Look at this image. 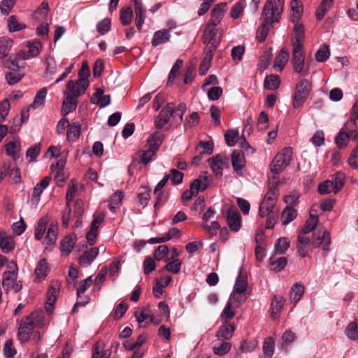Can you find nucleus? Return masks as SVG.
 <instances>
[{
	"label": "nucleus",
	"mask_w": 358,
	"mask_h": 358,
	"mask_svg": "<svg viewBox=\"0 0 358 358\" xmlns=\"http://www.w3.org/2000/svg\"><path fill=\"white\" fill-rule=\"evenodd\" d=\"M311 90L312 85L310 81L306 79L301 80L295 87L292 106L294 108L302 106L308 99Z\"/></svg>",
	"instance_id": "3"
},
{
	"label": "nucleus",
	"mask_w": 358,
	"mask_h": 358,
	"mask_svg": "<svg viewBox=\"0 0 358 358\" xmlns=\"http://www.w3.org/2000/svg\"><path fill=\"white\" fill-rule=\"evenodd\" d=\"M220 37L221 34H218L217 30H213L209 29V28H205L203 34V42L220 43Z\"/></svg>",
	"instance_id": "37"
},
{
	"label": "nucleus",
	"mask_w": 358,
	"mask_h": 358,
	"mask_svg": "<svg viewBox=\"0 0 358 358\" xmlns=\"http://www.w3.org/2000/svg\"><path fill=\"white\" fill-rule=\"evenodd\" d=\"M284 0H277L275 3L271 0H267L264 6L262 15H268L280 21L283 12Z\"/></svg>",
	"instance_id": "6"
},
{
	"label": "nucleus",
	"mask_w": 358,
	"mask_h": 358,
	"mask_svg": "<svg viewBox=\"0 0 358 358\" xmlns=\"http://www.w3.org/2000/svg\"><path fill=\"white\" fill-rule=\"evenodd\" d=\"M346 336L352 341L358 340V324L356 321L350 322L345 330Z\"/></svg>",
	"instance_id": "52"
},
{
	"label": "nucleus",
	"mask_w": 358,
	"mask_h": 358,
	"mask_svg": "<svg viewBox=\"0 0 358 358\" xmlns=\"http://www.w3.org/2000/svg\"><path fill=\"white\" fill-rule=\"evenodd\" d=\"M275 255L273 253L269 258V264L271 270L277 273L285 268L287 264V259L285 257L275 258Z\"/></svg>",
	"instance_id": "27"
},
{
	"label": "nucleus",
	"mask_w": 358,
	"mask_h": 358,
	"mask_svg": "<svg viewBox=\"0 0 358 358\" xmlns=\"http://www.w3.org/2000/svg\"><path fill=\"white\" fill-rule=\"evenodd\" d=\"M66 95L62 103V114L63 116H66L69 113L74 111L77 107V101L75 99V96L68 92H64Z\"/></svg>",
	"instance_id": "18"
},
{
	"label": "nucleus",
	"mask_w": 358,
	"mask_h": 358,
	"mask_svg": "<svg viewBox=\"0 0 358 358\" xmlns=\"http://www.w3.org/2000/svg\"><path fill=\"white\" fill-rule=\"evenodd\" d=\"M239 138V132L237 129L228 130L224 134V140L226 143L229 147L234 146L238 142Z\"/></svg>",
	"instance_id": "49"
},
{
	"label": "nucleus",
	"mask_w": 358,
	"mask_h": 358,
	"mask_svg": "<svg viewBox=\"0 0 358 358\" xmlns=\"http://www.w3.org/2000/svg\"><path fill=\"white\" fill-rule=\"evenodd\" d=\"M210 168L215 175L220 178L222 176V159L219 154L211 158Z\"/></svg>",
	"instance_id": "40"
},
{
	"label": "nucleus",
	"mask_w": 358,
	"mask_h": 358,
	"mask_svg": "<svg viewBox=\"0 0 358 358\" xmlns=\"http://www.w3.org/2000/svg\"><path fill=\"white\" fill-rule=\"evenodd\" d=\"M280 84V77L278 75L271 74L266 76L264 87L266 90H275L279 87Z\"/></svg>",
	"instance_id": "39"
},
{
	"label": "nucleus",
	"mask_w": 358,
	"mask_h": 358,
	"mask_svg": "<svg viewBox=\"0 0 358 358\" xmlns=\"http://www.w3.org/2000/svg\"><path fill=\"white\" fill-rule=\"evenodd\" d=\"M183 64V61L180 59H178L176 62L173 64L169 75V78L167 81V85H170L173 83V80L178 74L179 73V71L181 69Z\"/></svg>",
	"instance_id": "53"
},
{
	"label": "nucleus",
	"mask_w": 358,
	"mask_h": 358,
	"mask_svg": "<svg viewBox=\"0 0 358 358\" xmlns=\"http://www.w3.org/2000/svg\"><path fill=\"white\" fill-rule=\"evenodd\" d=\"M77 241V236L74 234L66 236L60 241V250L65 256H69Z\"/></svg>",
	"instance_id": "15"
},
{
	"label": "nucleus",
	"mask_w": 358,
	"mask_h": 358,
	"mask_svg": "<svg viewBox=\"0 0 358 358\" xmlns=\"http://www.w3.org/2000/svg\"><path fill=\"white\" fill-rule=\"evenodd\" d=\"M294 339V334L291 330H286L282 335L280 342L278 345V349L287 352V347L292 343Z\"/></svg>",
	"instance_id": "32"
},
{
	"label": "nucleus",
	"mask_w": 358,
	"mask_h": 358,
	"mask_svg": "<svg viewBox=\"0 0 358 358\" xmlns=\"http://www.w3.org/2000/svg\"><path fill=\"white\" fill-rule=\"evenodd\" d=\"M241 215L236 208H229L227 216V222L230 230L238 232L241 229Z\"/></svg>",
	"instance_id": "12"
},
{
	"label": "nucleus",
	"mask_w": 358,
	"mask_h": 358,
	"mask_svg": "<svg viewBox=\"0 0 358 358\" xmlns=\"http://www.w3.org/2000/svg\"><path fill=\"white\" fill-rule=\"evenodd\" d=\"M134 3V10L136 14V26L138 30H141L145 18V10L142 3L138 0H133Z\"/></svg>",
	"instance_id": "21"
},
{
	"label": "nucleus",
	"mask_w": 358,
	"mask_h": 358,
	"mask_svg": "<svg viewBox=\"0 0 358 358\" xmlns=\"http://www.w3.org/2000/svg\"><path fill=\"white\" fill-rule=\"evenodd\" d=\"M8 268V271H6L3 274L2 285H9V282L17 280L18 268L15 262H10Z\"/></svg>",
	"instance_id": "22"
},
{
	"label": "nucleus",
	"mask_w": 358,
	"mask_h": 358,
	"mask_svg": "<svg viewBox=\"0 0 358 358\" xmlns=\"http://www.w3.org/2000/svg\"><path fill=\"white\" fill-rule=\"evenodd\" d=\"M182 266V261L179 259H173L172 262H167L164 269L173 274L180 272Z\"/></svg>",
	"instance_id": "61"
},
{
	"label": "nucleus",
	"mask_w": 358,
	"mask_h": 358,
	"mask_svg": "<svg viewBox=\"0 0 358 358\" xmlns=\"http://www.w3.org/2000/svg\"><path fill=\"white\" fill-rule=\"evenodd\" d=\"M331 237L329 232L326 231L314 232L311 244L314 248H319L323 243H326V238Z\"/></svg>",
	"instance_id": "45"
},
{
	"label": "nucleus",
	"mask_w": 358,
	"mask_h": 358,
	"mask_svg": "<svg viewBox=\"0 0 358 358\" xmlns=\"http://www.w3.org/2000/svg\"><path fill=\"white\" fill-rule=\"evenodd\" d=\"M262 350L264 355L266 358H271L275 350V340L273 338L268 336L264 339Z\"/></svg>",
	"instance_id": "43"
},
{
	"label": "nucleus",
	"mask_w": 358,
	"mask_h": 358,
	"mask_svg": "<svg viewBox=\"0 0 358 358\" xmlns=\"http://www.w3.org/2000/svg\"><path fill=\"white\" fill-rule=\"evenodd\" d=\"M57 231L58 223L57 222H51L45 238L46 248L55 245L57 238Z\"/></svg>",
	"instance_id": "24"
},
{
	"label": "nucleus",
	"mask_w": 358,
	"mask_h": 358,
	"mask_svg": "<svg viewBox=\"0 0 358 358\" xmlns=\"http://www.w3.org/2000/svg\"><path fill=\"white\" fill-rule=\"evenodd\" d=\"M294 23L293 31L294 34V41H292V48L297 44L303 45L302 42L305 38V29L303 24L298 22H292Z\"/></svg>",
	"instance_id": "25"
},
{
	"label": "nucleus",
	"mask_w": 358,
	"mask_h": 358,
	"mask_svg": "<svg viewBox=\"0 0 358 358\" xmlns=\"http://www.w3.org/2000/svg\"><path fill=\"white\" fill-rule=\"evenodd\" d=\"M50 180V177H45L43 180H41L38 183H37L35 185V187L33 189L31 199L30 201L31 204L32 206L38 205L41 199V195L43 193V190L48 187Z\"/></svg>",
	"instance_id": "10"
},
{
	"label": "nucleus",
	"mask_w": 358,
	"mask_h": 358,
	"mask_svg": "<svg viewBox=\"0 0 358 358\" xmlns=\"http://www.w3.org/2000/svg\"><path fill=\"white\" fill-rule=\"evenodd\" d=\"M227 3H220L217 4L211 10V17L221 21L226 10Z\"/></svg>",
	"instance_id": "58"
},
{
	"label": "nucleus",
	"mask_w": 358,
	"mask_h": 358,
	"mask_svg": "<svg viewBox=\"0 0 358 358\" xmlns=\"http://www.w3.org/2000/svg\"><path fill=\"white\" fill-rule=\"evenodd\" d=\"M231 348V344L229 342L222 341L213 348V352L218 356H224L227 354Z\"/></svg>",
	"instance_id": "56"
},
{
	"label": "nucleus",
	"mask_w": 358,
	"mask_h": 358,
	"mask_svg": "<svg viewBox=\"0 0 358 358\" xmlns=\"http://www.w3.org/2000/svg\"><path fill=\"white\" fill-rule=\"evenodd\" d=\"M171 38L170 31L168 29L158 30L155 32L152 39V45L157 47L161 44H164L169 41Z\"/></svg>",
	"instance_id": "20"
},
{
	"label": "nucleus",
	"mask_w": 358,
	"mask_h": 358,
	"mask_svg": "<svg viewBox=\"0 0 358 358\" xmlns=\"http://www.w3.org/2000/svg\"><path fill=\"white\" fill-rule=\"evenodd\" d=\"M290 243L287 238H280L275 244L273 254L283 255L286 252L287 249L289 248Z\"/></svg>",
	"instance_id": "44"
},
{
	"label": "nucleus",
	"mask_w": 358,
	"mask_h": 358,
	"mask_svg": "<svg viewBox=\"0 0 358 358\" xmlns=\"http://www.w3.org/2000/svg\"><path fill=\"white\" fill-rule=\"evenodd\" d=\"M8 28L10 32L18 31L24 29L26 26L20 23L15 15H10L7 20Z\"/></svg>",
	"instance_id": "55"
},
{
	"label": "nucleus",
	"mask_w": 358,
	"mask_h": 358,
	"mask_svg": "<svg viewBox=\"0 0 358 358\" xmlns=\"http://www.w3.org/2000/svg\"><path fill=\"white\" fill-rule=\"evenodd\" d=\"M235 330L236 326L234 324H224L218 329L215 337L219 341L230 340L233 337Z\"/></svg>",
	"instance_id": "16"
},
{
	"label": "nucleus",
	"mask_w": 358,
	"mask_h": 358,
	"mask_svg": "<svg viewBox=\"0 0 358 358\" xmlns=\"http://www.w3.org/2000/svg\"><path fill=\"white\" fill-rule=\"evenodd\" d=\"M111 27V22L109 18H104L96 24V30L101 35L107 34Z\"/></svg>",
	"instance_id": "62"
},
{
	"label": "nucleus",
	"mask_w": 358,
	"mask_h": 358,
	"mask_svg": "<svg viewBox=\"0 0 358 358\" xmlns=\"http://www.w3.org/2000/svg\"><path fill=\"white\" fill-rule=\"evenodd\" d=\"M24 75L20 70L9 71L6 73L5 78L9 85H13L20 81Z\"/></svg>",
	"instance_id": "46"
},
{
	"label": "nucleus",
	"mask_w": 358,
	"mask_h": 358,
	"mask_svg": "<svg viewBox=\"0 0 358 358\" xmlns=\"http://www.w3.org/2000/svg\"><path fill=\"white\" fill-rule=\"evenodd\" d=\"M20 57L19 55L10 57L4 62V66L10 71H16L23 69L24 62H22V64H20L19 62L21 61Z\"/></svg>",
	"instance_id": "41"
},
{
	"label": "nucleus",
	"mask_w": 358,
	"mask_h": 358,
	"mask_svg": "<svg viewBox=\"0 0 358 358\" xmlns=\"http://www.w3.org/2000/svg\"><path fill=\"white\" fill-rule=\"evenodd\" d=\"M291 63L295 73H300L304 77L308 75V69L303 70L305 55L303 52V45L297 44L292 48Z\"/></svg>",
	"instance_id": "4"
},
{
	"label": "nucleus",
	"mask_w": 358,
	"mask_h": 358,
	"mask_svg": "<svg viewBox=\"0 0 358 358\" xmlns=\"http://www.w3.org/2000/svg\"><path fill=\"white\" fill-rule=\"evenodd\" d=\"M268 181L269 189L266 192L264 199L275 203V200L277 198L276 190L278 189L279 180L271 179V180Z\"/></svg>",
	"instance_id": "42"
},
{
	"label": "nucleus",
	"mask_w": 358,
	"mask_h": 358,
	"mask_svg": "<svg viewBox=\"0 0 358 358\" xmlns=\"http://www.w3.org/2000/svg\"><path fill=\"white\" fill-rule=\"evenodd\" d=\"M291 17L292 22L300 21V19L303 13V4L299 0H292L290 2Z\"/></svg>",
	"instance_id": "23"
},
{
	"label": "nucleus",
	"mask_w": 358,
	"mask_h": 358,
	"mask_svg": "<svg viewBox=\"0 0 358 358\" xmlns=\"http://www.w3.org/2000/svg\"><path fill=\"white\" fill-rule=\"evenodd\" d=\"M133 17V10L130 7L120 10V22L122 26L129 25Z\"/></svg>",
	"instance_id": "57"
},
{
	"label": "nucleus",
	"mask_w": 358,
	"mask_h": 358,
	"mask_svg": "<svg viewBox=\"0 0 358 358\" xmlns=\"http://www.w3.org/2000/svg\"><path fill=\"white\" fill-rule=\"evenodd\" d=\"M175 110L172 108V106H166L159 112L157 120L155 121V126L157 128H162L166 124L171 117L174 115Z\"/></svg>",
	"instance_id": "14"
},
{
	"label": "nucleus",
	"mask_w": 358,
	"mask_h": 358,
	"mask_svg": "<svg viewBox=\"0 0 358 358\" xmlns=\"http://www.w3.org/2000/svg\"><path fill=\"white\" fill-rule=\"evenodd\" d=\"M210 176L207 172H202L199 178L194 180L190 185V189L196 195L199 192L204 191L210 182Z\"/></svg>",
	"instance_id": "8"
},
{
	"label": "nucleus",
	"mask_w": 358,
	"mask_h": 358,
	"mask_svg": "<svg viewBox=\"0 0 358 358\" xmlns=\"http://www.w3.org/2000/svg\"><path fill=\"white\" fill-rule=\"evenodd\" d=\"M99 254V248H92L85 250L78 259V264L83 268L90 266Z\"/></svg>",
	"instance_id": "11"
},
{
	"label": "nucleus",
	"mask_w": 358,
	"mask_h": 358,
	"mask_svg": "<svg viewBox=\"0 0 358 358\" xmlns=\"http://www.w3.org/2000/svg\"><path fill=\"white\" fill-rule=\"evenodd\" d=\"M262 17L264 18V21L258 30V34L259 35L258 36V38L260 43L265 41L268 35L269 28L280 22L278 20L274 19L268 15H262Z\"/></svg>",
	"instance_id": "9"
},
{
	"label": "nucleus",
	"mask_w": 358,
	"mask_h": 358,
	"mask_svg": "<svg viewBox=\"0 0 358 358\" xmlns=\"http://www.w3.org/2000/svg\"><path fill=\"white\" fill-rule=\"evenodd\" d=\"M329 55L330 51L329 47L324 44L316 52L315 57L317 62H324L329 57Z\"/></svg>",
	"instance_id": "59"
},
{
	"label": "nucleus",
	"mask_w": 358,
	"mask_h": 358,
	"mask_svg": "<svg viewBox=\"0 0 358 358\" xmlns=\"http://www.w3.org/2000/svg\"><path fill=\"white\" fill-rule=\"evenodd\" d=\"M163 140L164 135L160 132L156 131L149 136L147 140L145 149L141 150L138 152L141 164L146 165L152 161V157L159 150Z\"/></svg>",
	"instance_id": "1"
},
{
	"label": "nucleus",
	"mask_w": 358,
	"mask_h": 358,
	"mask_svg": "<svg viewBox=\"0 0 358 358\" xmlns=\"http://www.w3.org/2000/svg\"><path fill=\"white\" fill-rule=\"evenodd\" d=\"M48 223L49 217L48 216H44L38 220L34 231V238L36 241H41L43 238Z\"/></svg>",
	"instance_id": "29"
},
{
	"label": "nucleus",
	"mask_w": 358,
	"mask_h": 358,
	"mask_svg": "<svg viewBox=\"0 0 358 358\" xmlns=\"http://www.w3.org/2000/svg\"><path fill=\"white\" fill-rule=\"evenodd\" d=\"M49 269V264L46 259H41L36 265L34 275L38 280H41L47 276Z\"/></svg>",
	"instance_id": "28"
},
{
	"label": "nucleus",
	"mask_w": 358,
	"mask_h": 358,
	"mask_svg": "<svg viewBox=\"0 0 358 358\" xmlns=\"http://www.w3.org/2000/svg\"><path fill=\"white\" fill-rule=\"evenodd\" d=\"M13 45V41L5 37L0 38V59L6 57Z\"/></svg>",
	"instance_id": "54"
},
{
	"label": "nucleus",
	"mask_w": 358,
	"mask_h": 358,
	"mask_svg": "<svg viewBox=\"0 0 358 358\" xmlns=\"http://www.w3.org/2000/svg\"><path fill=\"white\" fill-rule=\"evenodd\" d=\"M3 356L6 358H13L16 355V350L11 339L6 341L3 345Z\"/></svg>",
	"instance_id": "63"
},
{
	"label": "nucleus",
	"mask_w": 358,
	"mask_h": 358,
	"mask_svg": "<svg viewBox=\"0 0 358 358\" xmlns=\"http://www.w3.org/2000/svg\"><path fill=\"white\" fill-rule=\"evenodd\" d=\"M289 53L286 48H282L278 55L275 57L274 67L279 71H282L288 61Z\"/></svg>",
	"instance_id": "31"
},
{
	"label": "nucleus",
	"mask_w": 358,
	"mask_h": 358,
	"mask_svg": "<svg viewBox=\"0 0 358 358\" xmlns=\"http://www.w3.org/2000/svg\"><path fill=\"white\" fill-rule=\"evenodd\" d=\"M26 317L30 319L34 327L42 329L44 327V316L42 310L34 311L30 315L26 316Z\"/></svg>",
	"instance_id": "36"
},
{
	"label": "nucleus",
	"mask_w": 358,
	"mask_h": 358,
	"mask_svg": "<svg viewBox=\"0 0 358 358\" xmlns=\"http://www.w3.org/2000/svg\"><path fill=\"white\" fill-rule=\"evenodd\" d=\"M231 164L234 171H241L245 165L244 154L241 150H234L231 154Z\"/></svg>",
	"instance_id": "19"
},
{
	"label": "nucleus",
	"mask_w": 358,
	"mask_h": 358,
	"mask_svg": "<svg viewBox=\"0 0 358 358\" xmlns=\"http://www.w3.org/2000/svg\"><path fill=\"white\" fill-rule=\"evenodd\" d=\"M242 269V267L240 268L239 275L237 277L234 286V289L238 294L244 293L246 291V288L248 286L247 277L241 275Z\"/></svg>",
	"instance_id": "38"
},
{
	"label": "nucleus",
	"mask_w": 358,
	"mask_h": 358,
	"mask_svg": "<svg viewBox=\"0 0 358 358\" xmlns=\"http://www.w3.org/2000/svg\"><path fill=\"white\" fill-rule=\"evenodd\" d=\"M275 203L268 201L267 200H263L260 204L259 215L262 217H264L268 215L272 214L273 209L275 206Z\"/></svg>",
	"instance_id": "51"
},
{
	"label": "nucleus",
	"mask_w": 358,
	"mask_h": 358,
	"mask_svg": "<svg viewBox=\"0 0 358 358\" xmlns=\"http://www.w3.org/2000/svg\"><path fill=\"white\" fill-rule=\"evenodd\" d=\"M60 290V283L58 280H52L47 291V301L45 305V310L48 315L53 313L55 303L57 299Z\"/></svg>",
	"instance_id": "5"
},
{
	"label": "nucleus",
	"mask_w": 358,
	"mask_h": 358,
	"mask_svg": "<svg viewBox=\"0 0 358 358\" xmlns=\"http://www.w3.org/2000/svg\"><path fill=\"white\" fill-rule=\"evenodd\" d=\"M297 210L292 206H286L281 213V221L283 225H287L297 217Z\"/></svg>",
	"instance_id": "33"
},
{
	"label": "nucleus",
	"mask_w": 358,
	"mask_h": 358,
	"mask_svg": "<svg viewBox=\"0 0 358 358\" xmlns=\"http://www.w3.org/2000/svg\"><path fill=\"white\" fill-rule=\"evenodd\" d=\"M81 127L79 122H74L67 129L66 139L69 142H75L80 137Z\"/></svg>",
	"instance_id": "30"
},
{
	"label": "nucleus",
	"mask_w": 358,
	"mask_h": 358,
	"mask_svg": "<svg viewBox=\"0 0 358 358\" xmlns=\"http://www.w3.org/2000/svg\"><path fill=\"white\" fill-rule=\"evenodd\" d=\"M0 247L3 252H8L14 249L15 243L12 237L3 236L0 232Z\"/></svg>",
	"instance_id": "48"
},
{
	"label": "nucleus",
	"mask_w": 358,
	"mask_h": 358,
	"mask_svg": "<svg viewBox=\"0 0 358 358\" xmlns=\"http://www.w3.org/2000/svg\"><path fill=\"white\" fill-rule=\"evenodd\" d=\"M47 94V89L43 87L36 94L33 103L30 105V108L36 109L38 107L43 106Z\"/></svg>",
	"instance_id": "47"
},
{
	"label": "nucleus",
	"mask_w": 358,
	"mask_h": 358,
	"mask_svg": "<svg viewBox=\"0 0 358 358\" xmlns=\"http://www.w3.org/2000/svg\"><path fill=\"white\" fill-rule=\"evenodd\" d=\"M318 223V217L310 215L309 218L306 220L304 227L301 229V234H307L314 231Z\"/></svg>",
	"instance_id": "50"
},
{
	"label": "nucleus",
	"mask_w": 358,
	"mask_h": 358,
	"mask_svg": "<svg viewBox=\"0 0 358 358\" xmlns=\"http://www.w3.org/2000/svg\"><path fill=\"white\" fill-rule=\"evenodd\" d=\"M34 326L29 318L26 317L22 318L17 331V338L22 343L27 342L33 334Z\"/></svg>",
	"instance_id": "7"
},
{
	"label": "nucleus",
	"mask_w": 358,
	"mask_h": 358,
	"mask_svg": "<svg viewBox=\"0 0 358 358\" xmlns=\"http://www.w3.org/2000/svg\"><path fill=\"white\" fill-rule=\"evenodd\" d=\"M292 156L291 148H285L282 153H278L273 159L270 166L271 173L268 176V180L271 179L279 180L278 174L282 172L289 164Z\"/></svg>",
	"instance_id": "2"
},
{
	"label": "nucleus",
	"mask_w": 358,
	"mask_h": 358,
	"mask_svg": "<svg viewBox=\"0 0 358 358\" xmlns=\"http://www.w3.org/2000/svg\"><path fill=\"white\" fill-rule=\"evenodd\" d=\"M88 87L89 83H79L78 80L75 82L69 80L66 84V90L75 97H79L85 92Z\"/></svg>",
	"instance_id": "13"
},
{
	"label": "nucleus",
	"mask_w": 358,
	"mask_h": 358,
	"mask_svg": "<svg viewBox=\"0 0 358 358\" xmlns=\"http://www.w3.org/2000/svg\"><path fill=\"white\" fill-rule=\"evenodd\" d=\"M297 251L299 255L304 258L308 255L310 245V239L299 234L298 236Z\"/></svg>",
	"instance_id": "35"
},
{
	"label": "nucleus",
	"mask_w": 358,
	"mask_h": 358,
	"mask_svg": "<svg viewBox=\"0 0 358 358\" xmlns=\"http://www.w3.org/2000/svg\"><path fill=\"white\" fill-rule=\"evenodd\" d=\"M317 190L320 194H327L331 192H334L335 187L334 182L329 180H325L323 182H321L318 185Z\"/></svg>",
	"instance_id": "60"
},
{
	"label": "nucleus",
	"mask_w": 358,
	"mask_h": 358,
	"mask_svg": "<svg viewBox=\"0 0 358 358\" xmlns=\"http://www.w3.org/2000/svg\"><path fill=\"white\" fill-rule=\"evenodd\" d=\"M27 46L29 48L28 51L21 50L19 52V56L22 57V60L36 57L40 52L41 44L38 41H28Z\"/></svg>",
	"instance_id": "17"
},
{
	"label": "nucleus",
	"mask_w": 358,
	"mask_h": 358,
	"mask_svg": "<svg viewBox=\"0 0 358 358\" xmlns=\"http://www.w3.org/2000/svg\"><path fill=\"white\" fill-rule=\"evenodd\" d=\"M349 141V136L344 129H341L339 132L336 134L335 137V143L336 145L340 147H345Z\"/></svg>",
	"instance_id": "64"
},
{
	"label": "nucleus",
	"mask_w": 358,
	"mask_h": 358,
	"mask_svg": "<svg viewBox=\"0 0 358 358\" xmlns=\"http://www.w3.org/2000/svg\"><path fill=\"white\" fill-rule=\"evenodd\" d=\"M304 286L301 282H296L290 290L289 300L294 306L299 301L304 293Z\"/></svg>",
	"instance_id": "26"
},
{
	"label": "nucleus",
	"mask_w": 358,
	"mask_h": 358,
	"mask_svg": "<svg viewBox=\"0 0 358 358\" xmlns=\"http://www.w3.org/2000/svg\"><path fill=\"white\" fill-rule=\"evenodd\" d=\"M285 299L282 296L274 295L271 303V316L278 315L285 303Z\"/></svg>",
	"instance_id": "34"
}]
</instances>
